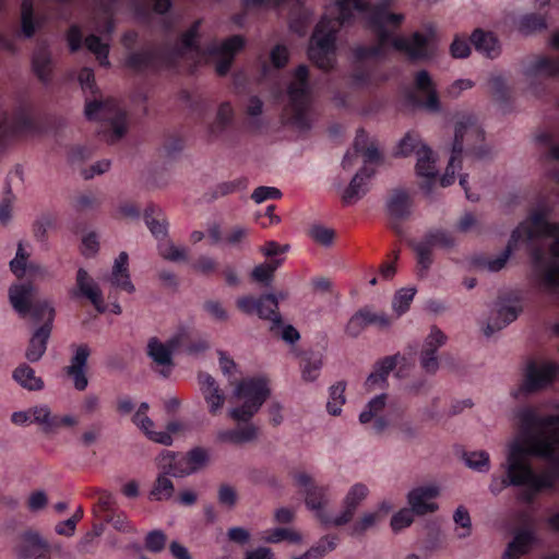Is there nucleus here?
<instances>
[{"instance_id":"e2e57ef3","label":"nucleus","mask_w":559,"mask_h":559,"mask_svg":"<svg viewBox=\"0 0 559 559\" xmlns=\"http://www.w3.org/2000/svg\"><path fill=\"white\" fill-rule=\"evenodd\" d=\"M281 263L282 260H273L271 263L259 264L252 270L251 276L255 282L267 284Z\"/></svg>"},{"instance_id":"774afa93","label":"nucleus","mask_w":559,"mask_h":559,"mask_svg":"<svg viewBox=\"0 0 559 559\" xmlns=\"http://www.w3.org/2000/svg\"><path fill=\"white\" fill-rule=\"evenodd\" d=\"M420 145L425 144L421 143L419 136L415 133L408 132L400 141L395 155L408 156L412 153L416 152L420 147Z\"/></svg>"},{"instance_id":"5fc2aeb1","label":"nucleus","mask_w":559,"mask_h":559,"mask_svg":"<svg viewBox=\"0 0 559 559\" xmlns=\"http://www.w3.org/2000/svg\"><path fill=\"white\" fill-rule=\"evenodd\" d=\"M463 459L465 464L474 471L486 473L490 468V459L486 451L465 452Z\"/></svg>"},{"instance_id":"ddd939ff","label":"nucleus","mask_w":559,"mask_h":559,"mask_svg":"<svg viewBox=\"0 0 559 559\" xmlns=\"http://www.w3.org/2000/svg\"><path fill=\"white\" fill-rule=\"evenodd\" d=\"M415 87L426 95L423 99L416 92L408 91L405 94L406 103L414 108H423L430 112H438L441 108L435 83L426 70H420L415 75Z\"/></svg>"},{"instance_id":"423d86ee","label":"nucleus","mask_w":559,"mask_h":559,"mask_svg":"<svg viewBox=\"0 0 559 559\" xmlns=\"http://www.w3.org/2000/svg\"><path fill=\"white\" fill-rule=\"evenodd\" d=\"M236 395L243 400V403L230 409L229 416L236 421L248 423L266 401L270 390L265 379L249 378L237 385Z\"/></svg>"},{"instance_id":"7c9ffc66","label":"nucleus","mask_w":559,"mask_h":559,"mask_svg":"<svg viewBox=\"0 0 559 559\" xmlns=\"http://www.w3.org/2000/svg\"><path fill=\"white\" fill-rule=\"evenodd\" d=\"M386 395L380 394L373 397L368 404L365 411H362L359 415V421L361 424H368L373 418L372 428L376 433H381L389 426V421L386 418L379 416L377 414L381 412L385 406Z\"/></svg>"},{"instance_id":"cd10ccee","label":"nucleus","mask_w":559,"mask_h":559,"mask_svg":"<svg viewBox=\"0 0 559 559\" xmlns=\"http://www.w3.org/2000/svg\"><path fill=\"white\" fill-rule=\"evenodd\" d=\"M404 360L401 354L385 356L373 365V371L366 379L365 385L367 390H373L377 386H383L388 382V377L395 369L397 364Z\"/></svg>"},{"instance_id":"a211bd4d","label":"nucleus","mask_w":559,"mask_h":559,"mask_svg":"<svg viewBox=\"0 0 559 559\" xmlns=\"http://www.w3.org/2000/svg\"><path fill=\"white\" fill-rule=\"evenodd\" d=\"M75 287L70 290V296L73 299L86 298L95 307L97 312L104 313L106 306L100 288L90 276L86 270L80 267L76 272Z\"/></svg>"},{"instance_id":"603ef678","label":"nucleus","mask_w":559,"mask_h":559,"mask_svg":"<svg viewBox=\"0 0 559 559\" xmlns=\"http://www.w3.org/2000/svg\"><path fill=\"white\" fill-rule=\"evenodd\" d=\"M165 475H159L154 483V486L150 492V497L153 500L162 501L168 500L173 497L175 487L173 481Z\"/></svg>"},{"instance_id":"9d476101","label":"nucleus","mask_w":559,"mask_h":559,"mask_svg":"<svg viewBox=\"0 0 559 559\" xmlns=\"http://www.w3.org/2000/svg\"><path fill=\"white\" fill-rule=\"evenodd\" d=\"M293 478L295 485L305 495L306 507L316 513V518L321 524L325 526L333 525L334 518L325 511V506L329 502V488L317 485L312 477L305 472H295Z\"/></svg>"},{"instance_id":"e433bc0d","label":"nucleus","mask_w":559,"mask_h":559,"mask_svg":"<svg viewBox=\"0 0 559 559\" xmlns=\"http://www.w3.org/2000/svg\"><path fill=\"white\" fill-rule=\"evenodd\" d=\"M47 547V543L37 533L27 531L21 536L17 555L21 559H31Z\"/></svg>"},{"instance_id":"ea45409f","label":"nucleus","mask_w":559,"mask_h":559,"mask_svg":"<svg viewBox=\"0 0 559 559\" xmlns=\"http://www.w3.org/2000/svg\"><path fill=\"white\" fill-rule=\"evenodd\" d=\"M163 468L165 474L174 477H185L192 474L186 454L167 452L163 457Z\"/></svg>"},{"instance_id":"2eb2a0df","label":"nucleus","mask_w":559,"mask_h":559,"mask_svg":"<svg viewBox=\"0 0 559 559\" xmlns=\"http://www.w3.org/2000/svg\"><path fill=\"white\" fill-rule=\"evenodd\" d=\"M535 237L534 230L526 224L520 223L516 228H514L511 233L510 239L504 248V250L495 259H487L484 257H478L474 260V263L477 266H484L490 272H498L502 270L512 253L515 251L518 243L521 240L531 241Z\"/></svg>"},{"instance_id":"5701e85b","label":"nucleus","mask_w":559,"mask_h":559,"mask_svg":"<svg viewBox=\"0 0 559 559\" xmlns=\"http://www.w3.org/2000/svg\"><path fill=\"white\" fill-rule=\"evenodd\" d=\"M440 493L436 485L419 486L412 489L407 495V501L411 510L417 515L433 513L438 510V504L433 501Z\"/></svg>"},{"instance_id":"20e7f679","label":"nucleus","mask_w":559,"mask_h":559,"mask_svg":"<svg viewBox=\"0 0 559 559\" xmlns=\"http://www.w3.org/2000/svg\"><path fill=\"white\" fill-rule=\"evenodd\" d=\"M311 86L309 82V69L306 64H299L294 71V79L287 86L288 108L290 109V122L300 130H309V108L311 105Z\"/></svg>"},{"instance_id":"393cba45","label":"nucleus","mask_w":559,"mask_h":559,"mask_svg":"<svg viewBox=\"0 0 559 559\" xmlns=\"http://www.w3.org/2000/svg\"><path fill=\"white\" fill-rule=\"evenodd\" d=\"M417 155V164H416V173L418 176L424 177L425 181L420 185L421 190L426 194H430L435 183H436V158L433 156V152L427 145H420V147L416 151Z\"/></svg>"},{"instance_id":"79ce46f5","label":"nucleus","mask_w":559,"mask_h":559,"mask_svg":"<svg viewBox=\"0 0 559 559\" xmlns=\"http://www.w3.org/2000/svg\"><path fill=\"white\" fill-rule=\"evenodd\" d=\"M13 379L24 389L39 391L44 388L41 378L35 376V370L26 364H22L13 371Z\"/></svg>"},{"instance_id":"39448f33","label":"nucleus","mask_w":559,"mask_h":559,"mask_svg":"<svg viewBox=\"0 0 559 559\" xmlns=\"http://www.w3.org/2000/svg\"><path fill=\"white\" fill-rule=\"evenodd\" d=\"M187 53L178 44L160 49L133 51L126 58V67L135 72L176 70Z\"/></svg>"},{"instance_id":"b1692460","label":"nucleus","mask_w":559,"mask_h":559,"mask_svg":"<svg viewBox=\"0 0 559 559\" xmlns=\"http://www.w3.org/2000/svg\"><path fill=\"white\" fill-rule=\"evenodd\" d=\"M55 316L48 312V318H44L37 329L32 334L25 356L28 361H38L47 349V343L52 331Z\"/></svg>"},{"instance_id":"680f3d73","label":"nucleus","mask_w":559,"mask_h":559,"mask_svg":"<svg viewBox=\"0 0 559 559\" xmlns=\"http://www.w3.org/2000/svg\"><path fill=\"white\" fill-rule=\"evenodd\" d=\"M186 455L192 474L202 469L210 460L207 450L201 447L191 449Z\"/></svg>"},{"instance_id":"49530a36","label":"nucleus","mask_w":559,"mask_h":559,"mask_svg":"<svg viewBox=\"0 0 559 559\" xmlns=\"http://www.w3.org/2000/svg\"><path fill=\"white\" fill-rule=\"evenodd\" d=\"M246 46V39L242 35H233L222 41L219 46H213L209 49L212 56H224L235 58V55Z\"/></svg>"},{"instance_id":"58836bf2","label":"nucleus","mask_w":559,"mask_h":559,"mask_svg":"<svg viewBox=\"0 0 559 559\" xmlns=\"http://www.w3.org/2000/svg\"><path fill=\"white\" fill-rule=\"evenodd\" d=\"M144 221L155 238L160 239L167 235V224L158 206L147 205L144 210Z\"/></svg>"},{"instance_id":"0eeeda50","label":"nucleus","mask_w":559,"mask_h":559,"mask_svg":"<svg viewBox=\"0 0 559 559\" xmlns=\"http://www.w3.org/2000/svg\"><path fill=\"white\" fill-rule=\"evenodd\" d=\"M35 288L31 283L15 284L9 289V298L13 309L23 319L34 324L48 318V312L56 316L52 305L46 299H34Z\"/></svg>"},{"instance_id":"1a4fd4ad","label":"nucleus","mask_w":559,"mask_h":559,"mask_svg":"<svg viewBox=\"0 0 559 559\" xmlns=\"http://www.w3.org/2000/svg\"><path fill=\"white\" fill-rule=\"evenodd\" d=\"M85 116L88 120L103 118L108 121L111 142L122 139L127 133V112L116 99L87 102L85 105Z\"/></svg>"},{"instance_id":"bb28decb","label":"nucleus","mask_w":559,"mask_h":559,"mask_svg":"<svg viewBox=\"0 0 559 559\" xmlns=\"http://www.w3.org/2000/svg\"><path fill=\"white\" fill-rule=\"evenodd\" d=\"M198 381L210 414L217 415L225 403L223 391L219 389L216 380L206 372H199Z\"/></svg>"},{"instance_id":"864d4df0","label":"nucleus","mask_w":559,"mask_h":559,"mask_svg":"<svg viewBox=\"0 0 559 559\" xmlns=\"http://www.w3.org/2000/svg\"><path fill=\"white\" fill-rule=\"evenodd\" d=\"M421 241H424L431 249L433 247L451 248L455 242L454 237L449 231L443 229H435L428 231Z\"/></svg>"},{"instance_id":"c85d7f7f","label":"nucleus","mask_w":559,"mask_h":559,"mask_svg":"<svg viewBox=\"0 0 559 559\" xmlns=\"http://www.w3.org/2000/svg\"><path fill=\"white\" fill-rule=\"evenodd\" d=\"M128 266L129 255L127 252L122 251L115 260L109 282L115 288L132 294L135 287L131 282Z\"/></svg>"},{"instance_id":"0e129e2a","label":"nucleus","mask_w":559,"mask_h":559,"mask_svg":"<svg viewBox=\"0 0 559 559\" xmlns=\"http://www.w3.org/2000/svg\"><path fill=\"white\" fill-rule=\"evenodd\" d=\"M267 543L277 544L282 540H288L290 543H299L301 540V536L289 528L277 527L270 532L264 537Z\"/></svg>"},{"instance_id":"aec40b11","label":"nucleus","mask_w":559,"mask_h":559,"mask_svg":"<svg viewBox=\"0 0 559 559\" xmlns=\"http://www.w3.org/2000/svg\"><path fill=\"white\" fill-rule=\"evenodd\" d=\"M72 348L73 355L70 365L66 367V374L72 380L75 390L84 391L88 385L86 373L91 349L87 344L72 345Z\"/></svg>"},{"instance_id":"6e6d98bb","label":"nucleus","mask_w":559,"mask_h":559,"mask_svg":"<svg viewBox=\"0 0 559 559\" xmlns=\"http://www.w3.org/2000/svg\"><path fill=\"white\" fill-rule=\"evenodd\" d=\"M546 27L547 23L545 17L537 13L525 14L519 20V31L526 35L537 31H543Z\"/></svg>"},{"instance_id":"052dcab7","label":"nucleus","mask_w":559,"mask_h":559,"mask_svg":"<svg viewBox=\"0 0 559 559\" xmlns=\"http://www.w3.org/2000/svg\"><path fill=\"white\" fill-rule=\"evenodd\" d=\"M337 536L336 535H326L322 537L316 546L311 547L307 552L306 556H310L312 559H320L329 551H332L335 549L337 545Z\"/></svg>"},{"instance_id":"4be33fe9","label":"nucleus","mask_w":559,"mask_h":559,"mask_svg":"<svg viewBox=\"0 0 559 559\" xmlns=\"http://www.w3.org/2000/svg\"><path fill=\"white\" fill-rule=\"evenodd\" d=\"M391 217L390 227L397 234L403 235L402 221L411 215L412 200L405 190H394L386 203Z\"/></svg>"},{"instance_id":"bf43d9fd","label":"nucleus","mask_w":559,"mask_h":559,"mask_svg":"<svg viewBox=\"0 0 559 559\" xmlns=\"http://www.w3.org/2000/svg\"><path fill=\"white\" fill-rule=\"evenodd\" d=\"M116 500L112 493L108 491H98V500L96 506L94 507V513L96 516L105 519V516H110V514L116 511Z\"/></svg>"},{"instance_id":"c03bdc74","label":"nucleus","mask_w":559,"mask_h":559,"mask_svg":"<svg viewBox=\"0 0 559 559\" xmlns=\"http://www.w3.org/2000/svg\"><path fill=\"white\" fill-rule=\"evenodd\" d=\"M133 424L139 427L144 435L152 441L164 444V445H170L173 442V437L169 436L167 432H157L153 430L154 423L147 415H140L139 418H136V413L132 417Z\"/></svg>"},{"instance_id":"4c0bfd02","label":"nucleus","mask_w":559,"mask_h":559,"mask_svg":"<svg viewBox=\"0 0 559 559\" xmlns=\"http://www.w3.org/2000/svg\"><path fill=\"white\" fill-rule=\"evenodd\" d=\"M471 43L477 51L484 52L491 59L499 55V41L490 32H484L480 28L475 29L471 36Z\"/></svg>"},{"instance_id":"f257e3e1","label":"nucleus","mask_w":559,"mask_h":559,"mask_svg":"<svg viewBox=\"0 0 559 559\" xmlns=\"http://www.w3.org/2000/svg\"><path fill=\"white\" fill-rule=\"evenodd\" d=\"M559 438L557 435L545 436L531 433L523 440H513L508 445L507 460L501 464L506 472L503 487H528L534 493L544 489H552L557 473L536 474L531 457L554 460Z\"/></svg>"},{"instance_id":"6ab92c4d","label":"nucleus","mask_w":559,"mask_h":559,"mask_svg":"<svg viewBox=\"0 0 559 559\" xmlns=\"http://www.w3.org/2000/svg\"><path fill=\"white\" fill-rule=\"evenodd\" d=\"M518 418L524 438H528L531 433H543L545 436L557 435L559 437L557 431H552L551 433L545 432L547 428L559 429V415L540 416L532 408H524L519 413Z\"/></svg>"},{"instance_id":"f03ea898","label":"nucleus","mask_w":559,"mask_h":559,"mask_svg":"<svg viewBox=\"0 0 559 559\" xmlns=\"http://www.w3.org/2000/svg\"><path fill=\"white\" fill-rule=\"evenodd\" d=\"M484 141L485 131L474 115H464L456 121L451 157L440 179L442 187H449L455 181V171L462 164L464 144H466V153L483 158L488 154Z\"/></svg>"},{"instance_id":"c756f323","label":"nucleus","mask_w":559,"mask_h":559,"mask_svg":"<svg viewBox=\"0 0 559 559\" xmlns=\"http://www.w3.org/2000/svg\"><path fill=\"white\" fill-rule=\"evenodd\" d=\"M335 4L338 10V15L336 17H330V21L331 24L338 29L342 26L349 25L354 22V11H370V5L365 0H335Z\"/></svg>"},{"instance_id":"de8ad7c7","label":"nucleus","mask_w":559,"mask_h":559,"mask_svg":"<svg viewBox=\"0 0 559 559\" xmlns=\"http://www.w3.org/2000/svg\"><path fill=\"white\" fill-rule=\"evenodd\" d=\"M202 25V20L199 19L194 21L190 27L183 32L179 38L178 45L183 48L187 52L193 51L198 55L202 52V48L200 45V28Z\"/></svg>"},{"instance_id":"338daca9","label":"nucleus","mask_w":559,"mask_h":559,"mask_svg":"<svg viewBox=\"0 0 559 559\" xmlns=\"http://www.w3.org/2000/svg\"><path fill=\"white\" fill-rule=\"evenodd\" d=\"M415 294V288H402L399 292H396L393 299V308L395 309L399 316L408 310Z\"/></svg>"},{"instance_id":"69168bd1","label":"nucleus","mask_w":559,"mask_h":559,"mask_svg":"<svg viewBox=\"0 0 559 559\" xmlns=\"http://www.w3.org/2000/svg\"><path fill=\"white\" fill-rule=\"evenodd\" d=\"M540 284L551 290L559 288V263L550 262L540 274Z\"/></svg>"},{"instance_id":"3c124183","label":"nucleus","mask_w":559,"mask_h":559,"mask_svg":"<svg viewBox=\"0 0 559 559\" xmlns=\"http://www.w3.org/2000/svg\"><path fill=\"white\" fill-rule=\"evenodd\" d=\"M346 384L344 381H340L336 384L330 388V397L326 404V409L329 414L336 416L342 412V406L345 403V392Z\"/></svg>"},{"instance_id":"9b49d317","label":"nucleus","mask_w":559,"mask_h":559,"mask_svg":"<svg viewBox=\"0 0 559 559\" xmlns=\"http://www.w3.org/2000/svg\"><path fill=\"white\" fill-rule=\"evenodd\" d=\"M236 305L246 314L257 313L260 319L270 320L271 333H276L282 326V317L278 312V301L275 294H264L259 298L250 295L242 296L237 299Z\"/></svg>"},{"instance_id":"a19ab883","label":"nucleus","mask_w":559,"mask_h":559,"mask_svg":"<svg viewBox=\"0 0 559 559\" xmlns=\"http://www.w3.org/2000/svg\"><path fill=\"white\" fill-rule=\"evenodd\" d=\"M234 109L228 102L219 105L215 120L209 126V133L211 136H219L233 123Z\"/></svg>"},{"instance_id":"a18cd8bd","label":"nucleus","mask_w":559,"mask_h":559,"mask_svg":"<svg viewBox=\"0 0 559 559\" xmlns=\"http://www.w3.org/2000/svg\"><path fill=\"white\" fill-rule=\"evenodd\" d=\"M32 420L41 427L44 433L56 432V414H52L48 405L31 407Z\"/></svg>"},{"instance_id":"72a5a7b5","label":"nucleus","mask_w":559,"mask_h":559,"mask_svg":"<svg viewBox=\"0 0 559 559\" xmlns=\"http://www.w3.org/2000/svg\"><path fill=\"white\" fill-rule=\"evenodd\" d=\"M32 70L44 84L52 80V57L48 47H40L32 56Z\"/></svg>"},{"instance_id":"2f4dec72","label":"nucleus","mask_w":559,"mask_h":559,"mask_svg":"<svg viewBox=\"0 0 559 559\" xmlns=\"http://www.w3.org/2000/svg\"><path fill=\"white\" fill-rule=\"evenodd\" d=\"M535 542V534L530 528H521L513 536L503 552V559H518L528 552Z\"/></svg>"},{"instance_id":"6e6552de","label":"nucleus","mask_w":559,"mask_h":559,"mask_svg":"<svg viewBox=\"0 0 559 559\" xmlns=\"http://www.w3.org/2000/svg\"><path fill=\"white\" fill-rule=\"evenodd\" d=\"M338 28L331 24L330 16L323 15L314 27L308 49L309 59L320 69L332 67Z\"/></svg>"},{"instance_id":"8fccbe9b","label":"nucleus","mask_w":559,"mask_h":559,"mask_svg":"<svg viewBox=\"0 0 559 559\" xmlns=\"http://www.w3.org/2000/svg\"><path fill=\"white\" fill-rule=\"evenodd\" d=\"M491 93L497 102L503 106L511 103V90L507 84V80L501 74H493L489 80Z\"/></svg>"},{"instance_id":"7ed1b4c3","label":"nucleus","mask_w":559,"mask_h":559,"mask_svg":"<svg viewBox=\"0 0 559 559\" xmlns=\"http://www.w3.org/2000/svg\"><path fill=\"white\" fill-rule=\"evenodd\" d=\"M370 25L374 29L379 44L383 45L391 41L392 47L404 52L411 61L428 60L432 57L430 37L420 32H414L411 37H391V33L385 25L380 22V12L370 15Z\"/></svg>"},{"instance_id":"473e14b6","label":"nucleus","mask_w":559,"mask_h":559,"mask_svg":"<svg viewBox=\"0 0 559 559\" xmlns=\"http://www.w3.org/2000/svg\"><path fill=\"white\" fill-rule=\"evenodd\" d=\"M374 175V169L364 166L350 180L345 189L342 200L344 204H349L353 200L362 197L367 192L369 179Z\"/></svg>"},{"instance_id":"37998d69","label":"nucleus","mask_w":559,"mask_h":559,"mask_svg":"<svg viewBox=\"0 0 559 559\" xmlns=\"http://www.w3.org/2000/svg\"><path fill=\"white\" fill-rule=\"evenodd\" d=\"M40 23L35 16L33 0H22L21 3V32L25 38H32Z\"/></svg>"},{"instance_id":"a878e982","label":"nucleus","mask_w":559,"mask_h":559,"mask_svg":"<svg viewBox=\"0 0 559 559\" xmlns=\"http://www.w3.org/2000/svg\"><path fill=\"white\" fill-rule=\"evenodd\" d=\"M368 493L369 489L365 484L353 485L344 499V510L333 519V526H343L349 523L358 506L367 498Z\"/></svg>"},{"instance_id":"412c9836","label":"nucleus","mask_w":559,"mask_h":559,"mask_svg":"<svg viewBox=\"0 0 559 559\" xmlns=\"http://www.w3.org/2000/svg\"><path fill=\"white\" fill-rule=\"evenodd\" d=\"M186 338L187 332L185 331L178 332L165 344L156 337H152L147 344V354L157 365L173 366V353L181 348Z\"/></svg>"},{"instance_id":"f3484780","label":"nucleus","mask_w":559,"mask_h":559,"mask_svg":"<svg viewBox=\"0 0 559 559\" xmlns=\"http://www.w3.org/2000/svg\"><path fill=\"white\" fill-rule=\"evenodd\" d=\"M522 310L523 308L520 304V298L513 297L511 295L500 297L497 316L495 318H490L488 321L484 330L485 335L489 337L497 331L502 330L511 322L515 321Z\"/></svg>"},{"instance_id":"f704fd0d","label":"nucleus","mask_w":559,"mask_h":559,"mask_svg":"<svg viewBox=\"0 0 559 559\" xmlns=\"http://www.w3.org/2000/svg\"><path fill=\"white\" fill-rule=\"evenodd\" d=\"M547 216L548 212L539 209L533 211L527 221L522 222L526 223L534 230L535 237L532 240L538 236L559 235V223H550Z\"/></svg>"},{"instance_id":"dca6fc26","label":"nucleus","mask_w":559,"mask_h":559,"mask_svg":"<svg viewBox=\"0 0 559 559\" xmlns=\"http://www.w3.org/2000/svg\"><path fill=\"white\" fill-rule=\"evenodd\" d=\"M524 75L532 79L530 83L532 93L537 97H543L548 93L547 86L545 83H537L535 79L539 75H546L547 79L559 75V58L537 57L525 67Z\"/></svg>"},{"instance_id":"13d9d810","label":"nucleus","mask_w":559,"mask_h":559,"mask_svg":"<svg viewBox=\"0 0 559 559\" xmlns=\"http://www.w3.org/2000/svg\"><path fill=\"white\" fill-rule=\"evenodd\" d=\"M414 250L417 255L418 276L424 277L432 264V249L419 241L414 245Z\"/></svg>"},{"instance_id":"f8f14e48","label":"nucleus","mask_w":559,"mask_h":559,"mask_svg":"<svg viewBox=\"0 0 559 559\" xmlns=\"http://www.w3.org/2000/svg\"><path fill=\"white\" fill-rule=\"evenodd\" d=\"M39 131L38 122L34 116V108L29 102L22 100L14 109L9 122L0 120V143L8 134L21 136Z\"/></svg>"},{"instance_id":"4d7b16f0","label":"nucleus","mask_w":559,"mask_h":559,"mask_svg":"<svg viewBox=\"0 0 559 559\" xmlns=\"http://www.w3.org/2000/svg\"><path fill=\"white\" fill-rule=\"evenodd\" d=\"M390 0H381L379 3L374 4L371 9V14H377L380 12V22L384 25L391 24L394 26H400L404 20V15L400 13L389 12Z\"/></svg>"},{"instance_id":"4468645a","label":"nucleus","mask_w":559,"mask_h":559,"mask_svg":"<svg viewBox=\"0 0 559 559\" xmlns=\"http://www.w3.org/2000/svg\"><path fill=\"white\" fill-rule=\"evenodd\" d=\"M559 376V365L554 361L537 364L530 361L524 372L521 390L525 393L538 392L550 385Z\"/></svg>"},{"instance_id":"09e8293b","label":"nucleus","mask_w":559,"mask_h":559,"mask_svg":"<svg viewBox=\"0 0 559 559\" xmlns=\"http://www.w3.org/2000/svg\"><path fill=\"white\" fill-rule=\"evenodd\" d=\"M86 48L93 52L102 67H109V45L102 41L100 37L94 34L84 39Z\"/></svg>"},{"instance_id":"c9c22d12","label":"nucleus","mask_w":559,"mask_h":559,"mask_svg":"<svg viewBox=\"0 0 559 559\" xmlns=\"http://www.w3.org/2000/svg\"><path fill=\"white\" fill-rule=\"evenodd\" d=\"M300 370L305 381L312 382L320 376L323 366V354L321 352L307 350L300 353Z\"/></svg>"}]
</instances>
